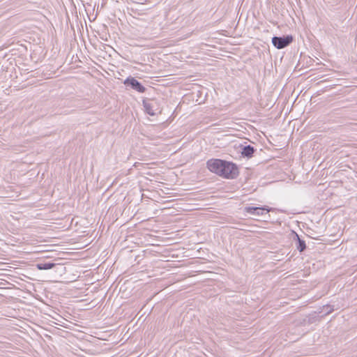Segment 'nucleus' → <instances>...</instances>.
<instances>
[{
  "mask_svg": "<svg viewBox=\"0 0 357 357\" xmlns=\"http://www.w3.org/2000/svg\"><path fill=\"white\" fill-rule=\"evenodd\" d=\"M220 176L226 178H234L238 174L237 166L231 162L225 160V164L222 167Z\"/></svg>",
  "mask_w": 357,
  "mask_h": 357,
  "instance_id": "nucleus-1",
  "label": "nucleus"
},
{
  "mask_svg": "<svg viewBox=\"0 0 357 357\" xmlns=\"http://www.w3.org/2000/svg\"><path fill=\"white\" fill-rule=\"evenodd\" d=\"M293 41V37L291 35L283 36H274L272 38V43L275 47L278 50L283 49L289 46Z\"/></svg>",
  "mask_w": 357,
  "mask_h": 357,
  "instance_id": "nucleus-2",
  "label": "nucleus"
},
{
  "mask_svg": "<svg viewBox=\"0 0 357 357\" xmlns=\"http://www.w3.org/2000/svg\"><path fill=\"white\" fill-rule=\"evenodd\" d=\"M225 164V160L220 159H210L207 161V168L213 173L220 176L221 169Z\"/></svg>",
  "mask_w": 357,
  "mask_h": 357,
  "instance_id": "nucleus-3",
  "label": "nucleus"
},
{
  "mask_svg": "<svg viewBox=\"0 0 357 357\" xmlns=\"http://www.w3.org/2000/svg\"><path fill=\"white\" fill-rule=\"evenodd\" d=\"M124 84L139 93H144L146 90V88L134 77H128Z\"/></svg>",
  "mask_w": 357,
  "mask_h": 357,
  "instance_id": "nucleus-4",
  "label": "nucleus"
},
{
  "mask_svg": "<svg viewBox=\"0 0 357 357\" xmlns=\"http://www.w3.org/2000/svg\"><path fill=\"white\" fill-rule=\"evenodd\" d=\"M143 105L147 114L154 116L158 110L157 102L154 100H143Z\"/></svg>",
  "mask_w": 357,
  "mask_h": 357,
  "instance_id": "nucleus-5",
  "label": "nucleus"
},
{
  "mask_svg": "<svg viewBox=\"0 0 357 357\" xmlns=\"http://www.w3.org/2000/svg\"><path fill=\"white\" fill-rule=\"evenodd\" d=\"M245 211L251 215L259 216L263 215L264 211H266V213L269 212L270 209L266 207L248 206L245 208Z\"/></svg>",
  "mask_w": 357,
  "mask_h": 357,
  "instance_id": "nucleus-6",
  "label": "nucleus"
},
{
  "mask_svg": "<svg viewBox=\"0 0 357 357\" xmlns=\"http://www.w3.org/2000/svg\"><path fill=\"white\" fill-rule=\"evenodd\" d=\"M255 149L250 145L245 146L243 147L241 154L244 157L250 158L255 153Z\"/></svg>",
  "mask_w": 357,
  "mask_h": 357,
  "instance_id": "nucleus-7",
  "label": "nucleus"
},
{
  "mask_svg": "<svg viewBox=\"0 0 357 357\" xmlns=\"http://www.w3.org/2000/svg\"><path fill=\"white\" fill-rule=\"evenodd\" d=\"M54 266L55 264L52 262L38 263L36 264V267L38 270H49Z\"/></svg>",
  "mask_w": 357,
  "mask_h": 357,
  "instance_id": "nucleus-8",
  "label": "nucleus"
},
{
  "mask_svg": "<svg viewBox=\"0 0 357 357\" xmlns=\"http://www.w3.org/2000/svg\"><path fill=\"white\" fill-rule=\"evenodd\" d=\"M295 236L297 240L296 248L300 252H303L306 248L305 242L303 240L301 239L297 234H295Z\"/></svg>",
  "mask_w": 357,
  "mask_h": 357,
  "instance_id": "nucleus-9",
  "label": "nucleus"
}]
</instances>
